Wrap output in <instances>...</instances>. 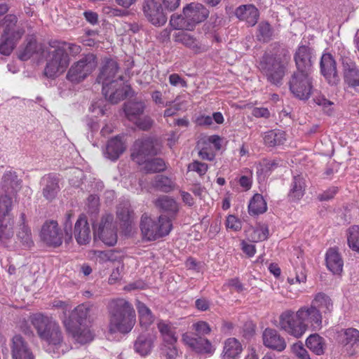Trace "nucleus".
Segmentation results:
<instances>
[{
    "instance_id": "f257e3e1",
    "label": "nucleus",
    "mask_w": 359,
    "mask_h": 359,
    "mask_svg": "<svg viewBox=\"0 0 359 359\" xmlns=\"http://www.w3.org/2000/svg\"><path fill=\"white\" fill-rule=\"evenodd\" d=\"M28 320L36 330L47 352L59 357L67 351L62 330L52 316L35 313L29 316Z\"/></svg>"
},
{
    "instance_id": "f03ea898",
    "label": "nucleus",
    "mask_w": 359,
    "mask_h": 359,
    "mask_svg": "<svg viewBox=\"0 0 359 359\" xmlns=\"http://www.w3.org/2000/svg\"><path fill=\"white\" fill-rule=\"evenodd\" d=\"M289 88L292 95L301 100H308L313 94V102L321 107L325 114L329 116L332 114L334 102L327 100L325 95L316 92L310 72H294L289 81Z\"/></svg>"
},
{
    "instance_id": "7ed1b4c3",
    "label": "nucleus",
    "mask_w": 359,
    "mask_h": 359,
    "mask_svg": "<svg viewBox=\"0 0 359 359\" xmlns=\"http://www.w3.org/2000/svg\"><path fill=\"white\" fill-rule=\"evenodd\" d=\"M107 309L111 333L126 334L131 331L135 323V312L131 304L124 299H113Z\"/></svg>"
},
{
    "instance_id": "20e7f679",
    "label": "nucleus",
    "mask_w": 359,
    "mask_h": 359,
    "mask_svg": "<svg viewBox=\"0 0 359 359\" xmlns=\"http://www.w3.org/2000/svg\"><path fill=\"white\" fill-rule=\"evenodd\" d=\"M20 187V181L15 172L10 170L4 174L1 182L4 193L0 194V218L14 217L12 210Z\"/></svg>"
},
{
    "instance_id": "39448f33",
    "label": "nucleus",
    "mask_w": 359,
    "mask_h": 359,
    "mask_svg": "<svg viewBox=\"0 0 359 359\" xmlns=\"http://www.w3.org/2000/svg\"><path fill=\"white\" fill-rule=\"evenodd\" d=\"M62 44H65L64 41H52L46 50V65L44 74L48 78L56 77L63 73L69 65V57L62 48Z\"/></svg>"
},
{
    "instance_id": "423d86ee",
    "label": "nucleus",
    "mask_w": 359,
    "mask_h": 359,
    "mask_svg": "<svg viewBox=\"0 0 359 359\" xmlns=\"http://www.w3.org/2000/svg\"><path fill=\"white\" fill-rule=\"evenodd\" d=\"M18 18L14 15H7L4 18V30L0 41V53L9 55L18 41L22 38L25 30L17 26Z\"/></svg>"
},
{
    "instance_id": "0eeeda50",
    "label": "nucleus",
    "mask_w": 359,
    "mask_h": 359,
    "mask_svg": "<svg viewBox=\"0 0 359 359\" xmlns=\"http://www.w3.org/2000/svg\"><path fill=\"white\" fill-rule=\"evenodd\" d=\"M140 228L145 238L149 241H155L170 233L172 223L170 219L165 216L161 215L158 221H155L144 215L141 218Z\"/></svg>"
},
{
    "instance_id": "6e6552de",
    "label": "nucleus",
    "mask_w": 359,
    "mask_h": 359,
    "mask_svg": "<svg viewBox=\"0 0 359 359\" xmlns=\"http://www.w3.org/2000/svg\"><path fill=\"white\" fill-rule=\"evenodd\" d=\"M259 69L272 84L279 85L285 75V67L281 59L271 53H265L259 63Z\"/></svg>"
},
{
    "instance_id": "1a4fd4ad",
    "label": "nucleus",
    "mask_w": 359,
    "mask_h": 359,
    "mask_svg": "<svg viewBox=\"0 0 359 359\" xmlns=\"http://www.w3.org/2000/svg\"><path fill=\"white\" fill-rule=\"evenodd\" d=\"M97 65L95 55L88 53L71 66L67 79L73 83H80L95 69Z\"/></svg>"
},
{
    "instance_id": "9d476101",
    "label": "nucleus",
    "mask_w": 359,
    "mask_h": 359,
    "mask_svg": "<svg viewBox=\"0 0 359 359\" xmlns=\"http://www.w3.org/2000/svg\"><path fill=\"white\" fill-rule=\"evenodd\" d=\"M161 147L158 141L153 138L138 139L133 144L131 157L136 163L142 164L147 157L158 154Z\"/></svg>"
},
{
    "instance_id": "9b49d317",
    "label": "nucleus",
    "mask_w": 359,
    "mask_h": 359,
    "mask_svg": "<svg viewBox=\"0 0 359 359\" xmlns=\"http://www.w3.org/2000/svg\"><path fill=\"white\" fill-rule=\"evenodd\" d=\"M94 236L98 237L105 245L112 246L117 242L116 226L114 216L107 214L94 226Z\"/></svg>"
},
{
    "instance_id": "f8f14e48",
    "label": "nucleus",
    "mask_w": 359,
    "mask_h": 359,
    "mask_svg": "<svg viewBox=\"0 0 359 359\" xmlns=\"http://www.w3.org/2000/svg\"><path fill=\"white\" fill-rule=\"evenodd\" d=\"M299 319L297 311L286 310L279 316V328L289 335L299 339L306 333Z\"/></svg>"
},
{
    "instance_id": "ddd939ff",
    "label": "nucleus",
    "mask_w": 359,
    "mask_h": 359,
    "mask_svg": "<svg viewBox=\"0 0 359 359\" xmlns=\"http://www.w3.org/2000/svg\"><path fill=\"white\" fill-rule=\"evenodd\" d=\"M118 63L115 60H106L97 78V81L102 85V93L107 94V87H115L122 83L123 76L118 74Z\"/></svg>"
},
{
    "instance_id": "4468645a",
    "label": "nucleus",
    "mask_w": 359,
    "mask_h": 359,
    "mask_svg": "<svg viewBox=\"0 0 359 359\" xmlns=\"http://www.w3.org/2000/svg\"><path fill=\"white\" fill-rule=\"evenodd\" d=\"M97 307L92 304H81L74 308L68 317L63 319L65 321L69 320L72 324L78 325H86L87 323H90L97 312Z\"/></svg>"
},
{
    "instance_id": "2eb2a0df",
    "label": "nucleus",
    "mask_w": 359,
    "mask_h": 359,
    "mask_svg": "<svg viewBox=\"0 0 359 359\" xmlns=\"http://www.w3.org/2000/svg\"><path fill=\"white\" fill-rule=\"evenodd\" d=\"M297 311L305 332L309 329L320 330L322 328L323 318L318 309H316L310 305L303 306Z\"/></svg>"
},
{
    "instance_id": "dca6fc26",
    "label": "nucleus",
    "mask_w": 359,
    "mask_h": 359,
    "mask_svg": "<svg viewBox=\"0 0 359 359\" xmlns=\"http://www.w3.org/2000/svg\"><path fill=\"white\" fill-rule=\"evenodd\" d=\"M142 11L147 20L153 25L161 27L167 22V16L158 0H144Z\"/></svg>"
},
{
    "instance_id": "f3484780",
    "label": "nucleus",
    "mask_w": 359,
    "mask_h": 359,
    "mask_svg": "<svg viewBox=\"0 0 359 359\" xmlns=\"http://www.w3.org/2000/svg\"><path fill=\"white\" fill-rule=\"evenodd\" d=\"M40 236L48 245L58 247L62 243V233L56 221L46 222L41 228Z\"/></svg>"
},
{
    "instance_id": "a211bd4d",
    "label": "nucleus",
    "mask_w": 359,
    "mask_h": 359,
    "mask_svg": "<svg viewBox=\"0 0 359 359\" xmlns=\"http://www.w3.org/2000/svg\"><path fill=\"white\" fill-rule=\"evenodd\" d=\"M9 346L12 359H35L28 342L20 334L12 337Z\"/></svg>"
},
{
    "instance_id": "6ab92c4d",
    "label": "nucleus",
    "mask_w": 359,
    "mask_h": 359,
    "mask_svg": "<svg viewBox=\"0 0 359 359\" xmlns=\"http://www.w3.org/2000/svg\"><path fill=\"white\" fill-rule=\"evenodd\" d=\"M209 13V11L205 6L199 3H191L183 9V14L191 24V31L195 28L196 25L207 19Z\"/></svg>"
},
{
    "instance_id": "aec40b11",
    "label": "nucleus",
    "mask_w": 359,
    "mask_h": 359,
    "mask_svg": "<svg viewBox=\"0 0 359 359\" xmlns=\"http://www.w3.org/2000/svg\"><path fill=\"white\" fill-rule=\"evenodd\" d=\"M182 340L185 344L198 353L211 355L215 351L212 343L204 337L192 336L185 333L182 335Z\"/></svg>"
},
{
    "instance_id": "412c9836",
    "label": "nucleus",
    "mask_w": 359,
    "mask_h": 359,
    "mask_svg": "<svg viewBox=\"0 0 359 359\" xmlns=\"http://www.w3.org/2000/svg\"><path fill=\"white\" fill-rule=\"evenodd\" d=\"M320 70L329 83L337 84L339 81V76L337 71L336 62L330 53H325L320 60Z\"/></svg>"
},
{
    "instance_id": "4be33fe9",
    "label": "nucleus",
    "mask_w": 359,
    "mask_h": 359,
    "mask_svg": "<svg viewBox=\"0 0 359 359\" xmlns=\"http://www.w3.org/2000/svg\"><path fill=\"white\" fill-rule=\"evenodd\" d=\"M263 344L272 350L279 352L284 351L287 344L285 339L277 330L271 328H266L262 334Z\"/></svg>"
},
{
    "instance_id": "5701e85b",
    "label": "nucleus",
    "mask_w": 359,
    "mask_h": 359,
    "mask_svg": "<svg viewBox=\"0 0 359 359\" xmlns=\"http://www.w3.org/2000/svg\"><path fill=\"white\" fill-rule=\"evenodd\" d=\"M65 327L67 332L79 344H85L93 340V334L86 325H74L68 320L65 321Z\"/></svg>"
},
{
    "instance_id": "b1692460",
    "label": "nucleus",
    "mask_w": 359,
    "mask_h": 359,
    "mask_svg": "<svg viewBox=\"0 0 359 359\" xmlns=\"http://www.w3.org/2000/svg\"><path fill=\"white\" fill-rule=\"evenodd\" d=\"M338 341L349 355H353L355 348L359 346V331L355 328L343 329L339 332Z\"/></svg>"
},
{
    "instance_id": "393cba45",
    "label": "nucleus",
    "mask_w": 359,
    "mask_h": 359,
    "mask_svg": "<svg viewBox=\"0 0 359 359\" xmlns=\"http://www.w3.org/2000/svg\"><path fill=\"white\" fill-rule=\"evenodd\" d=\"M312 49L305 45L299 46L294 55L297 71L310 72L312 65Z\"/></svg>"
},
{
    "instance_id": "a878e982",
    "label": "nucleus",
    "mask_w": 359,
    "mask_h": 359,
    "mask_svg": "<svg viewBox=\"0 0 359 359\" xmlns=\"http://www.w3.org/2000/svg\"><path fill=\"white\" fill-rule=\"evenodd\" d=\"M74 235L79 245H86L91 240V230L86 216L81 215L74 225Z\"/></svg>"
},
{
    "instance_id": "bb28decb",
    "label": "nucleus",
    "mask_w": 359,
    "mask_h": 359,
    "mask_svg": "<svg viewBox=\"0 0 359 359\" xmlns=\"http://www.w3.org/2000/svg\"><path fill=\"white\" fill-rule=\"evenodd\" d=\"M345 82L351 87L359 86V68L348 57L341 59Z\"/></svg>"
},
{
    "instance_id": "cd10ccee",
    "label": "nucleus",
    "mask_w": 359,
    "mask_h": 359,
    "mask_svg": "<svg viewBox=\"0 0 359 359\" xmlns=\"http://www.w3.org/2000/svg\"><path fill=\"white\" fill-rule=\"evenodd\" d=\"M236 16L245 21L249 26H254L259 18V11L252 4L241 5L235 11Z\"/></svg>"
},
{
    "instance_id": "c85d7f7f",
    "label": "nucleus",
    "mask_w": 359,
    "mask_h": 359,
    "mask_svg": "<svg viewBox=\"0 0 359 359\" xmlns=\"http://www.w3.org/2000/svg\"><path fill=\"white\" fill-rule=\"evenodd\" d=\"M173 37L175 42L183 44L196 53H201L205 50L198 40L189 33L180 31L176 32Z\"/></svg>"
},
{
    "instance_id": "c756f323",
    "label": "nucleus",
    "mask_w": 359,
    "mask_h": 359,
    "mask_svg": "<svg viewBox=\"0 0 359 359\" xmlns=\"http://www.w3.org/2000/svg\"><path fill=\"white\" fill-rule=\"evenodd\" d=\"M325 262L327 269L334 274L339 275L343 271L344 261L335 248H330L326 253Z\"/></svg>"
},
{
    "instance_id": "7c9ffc66",
    "label": "nucleus",
    "mask_w": 359,
    "mask_h": 359,
    "mask_svg": "<svg viewBox=\"0 0 359 359\" xmlns=\"http://www.w3.org/2000/svg\"><path fill=\"white\" fill-rule=\"evenodd\" d=\"M125 149L124 142L121 140V137L116 136L108 141L104 154L106 158L111 161H116L123 153Z\"/></svg>"
},
{
    "instance_id": "2f4dec72",
    "label": "nucleus",
    "mask_w": 359,
    "mask_h": 359,
    "mask_svg": "<svg viewBox=\"0 0 359 359\" xmlns=\"http://www.w3.org/2000/svg\"><path fill=\"white\" fill-rule=\"evenodd\" d=\"M242 351V345L236 339L229 338L224 343L222 359H238Z\"/></svg>"
},
{
    "instance_id": "473e14b6",
    "label": "nucleus",
    "mask_w": 359,
    "mask_h": 359,
    "mask_svg": "<svg viewBox=\"0 0 359 359\" xmlns=\"http://www.w3.org/2000/svg\"><path fill=\"white\" fill-rule=\"evenodd\" d=\"M130 88L124 86L123 83H118L116 86L107 87V94L103 93L105 98L112 104H116L129 95Z\"/></svg>"
},
{
    "instance_id": "72a5a7b5",
    "label": "nucleus",
    "mask_w": 359,
    "mask_h": 359,
    "mask_svg": "<svg viewBox=\"0 0 359 359\" xmlns=\"http://www.w3.org/2000/svg\"><path fill=\"white\" fill-rule=\"evenodd\" d=\"M146 103L143 100H131L124 104V112L130 121L137 120L144 114Z\"/></svg>"
},
{
    "instance_id": "f704fd0d",
    "label": "nucleus",
    "mask_w": 359,
    "mask_h": 359,
    "mask_svg": "<svg viewBox=\"0 0 359 359\" xmlns=\"http://www.w3.org/2000/svg\"><path fill=\"white\" fill-rule=\"evenodd\" d=\"M154 339L151 335L142 334L134 344L135 351L141 356H146L150 354L154 347Z\"/></svg>"
},
{
    "instance_id": "c9c22d12",
    "label": "nucleus",
    "mask_w": 359,
    "mask_h": 359,
    "mask_svg": "<svg viewBox=\"0 0 359 359\" xmlns=\"http://www.w3.org/2000/svg\"><path fill=\"white\" fill-rule=\"evenodd\" d=\"M157 327L161 334L163 342L177 341L176 327L170 322L160 320Z\"/></svg>"
},
{
    "instance_id": "e433bc0d",
    "label": "nucleus",
    "mask_w": 359,
    "mask_h": 359,
    "mask_svg": "<svg viewBox=\"0 0 359 359\" xmlns=\"http://www.w3.org/2000/svg\"><path fill=\"white\" fill-rule=\"evenodd\" d=\"M219 140L218 137L212 136L209 138L208 142L203 141L199 142L197 147L199 149L198 156L203 160L213 161L215 158V154L212 151L211 144H214L217 149H219V147L217 146V140Z\"/></svg>"
},
{
    "instance_id": "4c0bfd02",
    "label": "nucleus",
    "mask_w": 359,
    "mask_h": 359,
    "mask_svg": "<svg viewBox=\"0 0 359 359\" xmlns=\"http://www.w3.org/2000/svg\"><path fill=\"white\" fill-rule=\"evenodd\" d=\"M311 306L321 313H330L333 309V304L329 296L323 292H319L314 297Z\"/></svg>"
},
{
    "instance_id": "58836bf2",
    "label": "nucleus",
    "mask_w": 359,
    "mask_h": 359,
    "mask_svg": "<svg viewBox=\"0 0 359 359\" xmlns=\"http://www.w3.org/2000/svg\"><path fill=\"white\" fill-rule=\"evenodd\" d=\"M14 217L0 218V241L6 243L14 235Z\"/></svg>"
},
{
    "instance_id": "ea45409f",
    "label": "nucleus",
    "mask_w": 359,
    "mask_h": 359,
    "mask_svg": "<svg viewBox=\"0 0 359 359\" xmlns=\"http://www.w3.org/2000/svg\"><path fill=\"white\" fill-rule=\"evenodd\" d=\"M306 346L318 355L323 354L326 348L325 339L318 334H311L306 340Z\"/></svg>"
},
{
    "instance_id": "a19ab883",
    "label": "nucleus",
    "mask_w": 359,
    "mask_h": 359,
    "mask_svg": "<svg viewBox=\"0 0 359 359\" xmlns=\"http://www.w3.org/2000/svg\"><path fill=\"white\" fill-rule=\"evenodd\" d=\"M286 140L285 132L280 130H272L265 133L264 135V144L269 147H275L283 144Z\"/></svg>"
},
{
    "instance_id": "79ce46f5",
    "label": "nucleus",
    "mask_w": 359,
    "mask_h": 359,
    "mask_svg": "<svg viewBox=\"0 0 359 359\" xmlns=\"http://www.w3.org/2000/svg\"><path fill=\"white\" fill-rule=\"evenodd\" d=\"M45 180L46 182L43 189V195L48 201H52L55 198L60 189L58 179L49 175Z\"/></svg>"
},
{
    "instance_id": "37998d69",
    "label": "nucleus",
    "mask_w": 359,
    "mask_h": 359,
    "mask_svg": "<svg viewBox=\"0 0 359 359\" xmlns=\"http://www.w3.org/2000/svg\"><path fill=\"white\" fill-rule=\"evenodd\" d=\"M267 205L261 194H256L252 198L248 205L249 213L251 215H257L265 212Z\"/></svg>"
},
{
    "instance_id": "c03bdc74",
    "label": "nucleus",
    "mask_w": 359,
    "mask_h": 359,
    "mask_svg": "<svg viewBox=\"0 0 359 359\" xmlns=\"http://www.w3.org/2000/svg\"><path fill=\"white\" fill-rule=\"evenodd\" d=\"M136 307L139 314L140 323L145 327L150 325L154 320L151 311L140 301H137Z\"/></svg>"
},
{
    "instance_id": "a18cd8bd",
    "label": "nucleus",
    "mask_w": 359,
    "mask_h": 359,
    "mask_svg": "<svg viewBox=\"0 0 359 359\" xmlns=\"http://www.w3.org/2000/svg\"><path fill=\"white\" fill-rule=\"evenodd\" d=\"M305 190L304 180L302 177L294 176L291 184L289 197L292 200H299L304 195Z\"/></svg>"
},
{
    "instance_id": "49530a36",
    "label": "nucleus",
    "mask_w": 359,
    "mask_h": 359,
    "mask_svg": "<svg viewBox=\"0 0 359 359\" xmlns=\"http://www.w3.org/2000/svg\"><path fill=\"white\" fill-rule=\"evenodd\" d=\"M152 187L158 190L168 193L175 189V182L169 177L159 175H156L151 182Z\"/></svg>"
},
{
    "instance_id": "de8ad7c7",
    "label": "nucleus",
    "mask_w": 359,
    "mask_h": 359,
    "mask_svg": "<svg viewBox=\"0 0 359 359\" xmlns=\"http://www.w3.org/2000/svg\"><path fill=\"white\" fill-rule=\"evenodd\" d=\"M155 205L156 207L161 208L163 211L172 214H175L179 210L177 202L173 198L168 196H163L159 197L155 201Z\"/></svg>"
},
{
    "instance_id": "09e8293b",
    "label": "nucleus",
    "mask_w": 359,
    "mask_h": 359,
    "mask_svg": "<svg viewBox=\"0 0 359 359\" xmlns=\"http://www.w3.org/2000/svg\"><path fill=\"white\" fill-rule=\"evenodd\" d=\"M143 169L147 173H154L164 171L166 169L165 161L160 158H153L151 160H144L143 161Z\"/></svg>"
},
{
    "instance_id": "8fccbe9b",
    "label": "nucleus",
    "mask_w": 359,
    "mask_h": 359,
    "mask_svg": "<svg viewBox=\"0 0 359 359\" xmlns=\"http://www.w3.org/2000/svg\"><path fill=\"white\" fill-rule=\"evenodd\" d=\"M274 30L271 25L266 21L259 22L257 27V38L259 41L268 42L272 39Z\"/></svg>"
},
{
    "instance_id": "3c124183",
    "label": "nucleus",
    "mask_w": 359,
    "mask_h": 359,
    "mask_svg": "<svg viewBox=\"0 0 359 359\" xmlns=\"http://www.w3.org/2000/svg\"><path fill=\"white\" fill-rule=\"evenodd\" d=\"M17 238L25 248H30L34 245L32 232L27 225L19 226Z\"/></svg>"
},
{
    "instance_id": "603ef678",
    "label": "nucleus",
    "mask_w": 359,
    "mask_h": 359,
    "mask_svg": "<svg viewBox=\"0 0 359 359\" xmlns=\"http://www.w3.org/2000/svg\"><path fill=\"white\" fill-rule=\"evenodd\" d=\"M170 25L174 29H185L191 31V24L189 22L187 18L184 14L183 15L175 14L172 15L170 20Z\"/></svg>"
},
{
    "instance_id": "864d4df0",
    "label": "nucleus",
    "mask_w": 359,
    "mask_h": 359,
    "mask_svg": "<svg viewBox=\"0 0 359 359\" xmlns=\"http://www.w3.org/2000/svg\"><path fill=\"white\" fill-rule=\"evenodd\" d=\"M177 341L163 342L161 346V354L168 359H174L179 355Z\"/></svg>"
},
{
    "instance_id": "5fc2aeb1",
    "label": "nucleus",
    "mask_w": 359,
    "mask_h": 359,
    "mask_svg": "<svg viewBox=\"0 0 359 359\" xmlns=\"http://www.w3.org/2000/svg\"><path fill=\"white\" fill-rule=\"evenodd\" d=\"M348 244L353 250L359 252V226H352L348 230Z\"/></svg>"
},
{
    "instance_id": "6e6d98bb",
    "label": "nucleus",
    "mask_w": 359,
    "mask_h": 359,
    "mask_svg": "<svg viewBox=\"0 0 359 359\" xmlns=\"http://www.w3.org/2000/svg\"><path fill=\"white\" fill-rule=\"evenodd\" d=\"M269 228L266 225H258L254 228L250 234V237L253 242L262 241L269 237Z\"/></svg>"
},
{
    "instance_id": "4d7b16f0",
    "label": "nucleus",
    "mask_w": 359,
    "mask_h": 359,
    "mask_svg": "<svg viewBox=\"0 0 359 359\" xmlns=\"http://www.w3.org/2000/svg\"><path fill=\"white\" fill-rule=\"evenodd\" d=\"M37 44L34 40H30L26 46L20 50L19 58L21 60H27L36 52Z\"/></svg>"
},
{
    "instance_id": "13d9d810",
    "label": "nucleus",
    "mask_w": 359,
    "mask_h": 359,
    "mask_svg": "<svg viewBox=\"0 0 359 359\" xmlns=\"http://www.w3.org/2000/svg\"><path fill=\"white\" fill-rule=\"evenodd\" d=\"M193 330L195 332V336H205L211 332L210 325L204 321H199L193 325Z\"/></svg>"
},
{
    "instance_id": "bf43d9fd",
    "label": "nucleus",
    "mask_w": 359,
    "mask_h": 359,
    "mask_svg": "<svg viewBox=\"0 0 359 359\" xmlns=\"http://www.w3.org/2000/svg\"><path fill=\"white\" fill-rule=\"evenodd\" d=\"M292 351L299 359H311L310 355L302 342H297L292 345Z\"/></svg>"
},
{
    "instance_id": "052dcab7",
    "label": "nucleus",
    "mask_w": 359,
    "mask_h": 359,
    "mask_svg": "<svg viewBox=\"0 0 359 359\" xmlns=\"http://www.w3.org/2000/svg\"><path fill=\"white\" fill-rule=\"evenodd\" d=\"M140 129L147 130L151 128L153 125V120L149 116H140L133 121Z\"/></svg>"
},
{
    "instance_id": "680f3d73",
    "label": "nucleus",
    "mask_w": 359,
    "mask_h": 359,
    "mask_svg": "<svg viewBox=\"0 0 359 359\" xmlns=\"http://www.w3.org/2000/svg\"><path fill=\"white\" fill-rule=\"evenodd\" d=\"M130 210L128 203L120 205L117 208V217L124 222H129L130 219Z\"/></svg>"
},
{
    "instance_id": "e2e57ef3",
    "label": "nucleus",
    "mask_w": 359,
    "mask_h": 359,
    "mask_svg": "<svg viewBox=\"0 0 359 359\" xmlns=\"http://www.w3.org/2000/svg\"><path fill=\"white\" fill-rule=\"evenodd\" d=\"M188 168L189 170L196 172L200 176H203L206 173L208 167L206 163L195 161L189 165Z\"/></svg>"
},
{
    "instance_id": "0e129e2a",
    "label": "nucleus",
    "mask_w": 359,
    "mask_h": 359,
    "mask_svg": "<svg viewBox=\"0 0 359 359\" xmlns=\"http://www.w3.org/2000/svg\"><path fill=\"white\" fill-rule=\"evenodd\" d=\"M93 253L96 261L100 263L112 260L113 253L111 251L94 250Z\"/></svg>"
},
{
    "instance_id": "69168bd1",
    "label": "nucleus",
    "mask_w": 359,
    "mask_h": 359,
    "mask_svg": "<svg viewBox=\"0 0 359 359\" xmlns=\"http://www.w3.org/2000/svg\"><path fill=\"white\" fill-rule=\"evenodd\" d=\"M53 307L60 309L62 311L63 320L65 317H68L67 312L72 309V305L68 302H63L59 299H55L52 303Z\"/></svg>"
},
{
    "instance_id": "338daca9",
    "label": "nucleus",
    "mask_w": 359,
    "mask_h": 359,
    "mask_svg": "<svg viewBox=\"0 0 359 359\" xmlns=\"http://www.w3.org/2000/svg\"><path fill=\"white\" fill-rule=\"evenodd\" d=\"M238 182L245 190H249L252 186V172L248 170L246 174L239 178Z\"/></svg>"
},
{
    "instance_id": "774afa93",
    "label": "nucleus",
    "mask_w": 359,
    "mask_h": 359,
    "mask_svg": "<svg viewBox=\"0 0 359 359\" xmlns=\"http://www.w3.org/2000/svg\"><path fill=\"white\" fill-rule=\"evenodd\" d=\"M226 226L228 229L238 231L241 229V222L234 215H229L226 221Z\"/></svg>"
}]
</instances>
